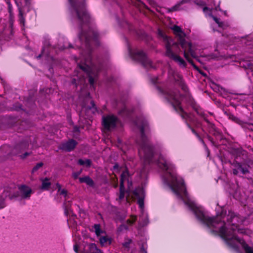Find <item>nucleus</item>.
Returning <instances> with one entry per match:
<instances>
[{
    "instance_id": "obj_2",
    "label": "nucleus",
    "mask_w": 253,
    "mask_h": 253,
    "mask_svg": "<svg viewBox=\"0 0 253 253\" xmlns=\"http://www.w3.org/2000/svg\"><path fill=\"white\" fill-rule=\"evenodd\" d=\"M171 29L174 35L177 37L179 43L174 42L171 38L166 36L160 29H159L158 32L159 36L163 40L166 44V55L176 62L180 66L185 67L186 64L184 60L177 55L178 51H181L179 47V45H180L185 58L195 69H198L190 59V56L194 58L198 57V49L197 46L185 41V34L180 27L175 25L171 28Z\"/></svg>"
},
{
    "instance_id": "obj_38",
    "label": "nucleus",
    "mask_w": 253,
    "mask_h": 253,
    "mask_svg": "<svg viewBox=\"0 0 253 253\" xmlns=\"http://www.w3.org/2000/svg\"><path fill=\"white\" fill-rule=\"evenodd\" d=\"M24 148L26 149L28 147V146L27 144H24Z\"/></svg>"
},
{
    "instance_id": "obj_15",
    "label": "nucleus",
    "mask_w": 253,
    "mask_h": 253,
    "mask_svg": "<svg viewBox=\"0 0 253 253\" xmlns=\"http://www.w3.org/2000/svg\"><path fill=\"white\" fill-rule=\"evenodd\" d=\"M85 253H103L98 249L95 244H89L86 247Z\"/></svg>"
},
{
    "instance_id": "obj_33",
    "label": "nucleus",
    "mask_w": 253,
    "mask_h": 253,
    "mask_svg": "<svg viewBox=\"0 0 253 253\" xmlns=\"http://www.w3.org/2000/svg\"><path fill=\"white\" fill-rule=\"evenodd\" d=\"M56 186L58 188V192H59L61 190V186L60 184L57 183H56Z\"/></svg>"
},
{
    "instance_id": "obj_23",
    "label": "nucleus",
    "mask_w": 253,
    "mask_h": 253,
    "mask_svg": "<svg viewBox=\"0 0 253 253\" xmlns=\"http://www.w3.org/2000/svg\"><path fill=\"white\" fill-rule=\"evenodd\" d=\"M93 228H94L95 234L97 236H100V234L102 233V230L100 229V224H95L93 226Z\"/></svg>"
},
{
    "instance_id": "obj_9",
    "label": "nucleus",
    "mask_w": 253,
    "mask_h": 253,
    "mask_svg": "<svg viewBox=\"0 0 253 253\" xmlns=\"http://www.w3.org/2000/svg\"><path fill=\"white\" fill-rule=\"evenodd\" d=\"M117 118L113 115H108L103 117V125L107 130H111L114 128L117 122Z\"/></svg>"
},
{
    "instance_id": "obj_1",
    "label": "nucleus",
    "mask_w": 253,
    "mask_h": 253,
    "mask_svg": "<svg viewBox=\"0 0 253 253\" xmlns=\"http://www.w3.org/2000/svg\"><path fill=\"white\" fill-rule=\"evenodd\" d=\"M174 193L194 213L199 220L211 229V231L218 233L229 246L237 249L238 245H241L246 253H253V249L237 235V233L245 235H249L251 233L250 230L240 227L248 224L246 218L240 217L230 211L222 218V220L221 216L209 217L201 208L189 197L187 193Z\"/></svg>"
},
{
    "instance_id": "obj_37",
    "label": "nucleus",
    "mask_w": 253,
    "mask_h": 253,
    "mask_svg": "<svg viewBox=\"0 0 253 253\" xmlns=\"http://www.w3.org/2000/svg\"><path fill=\"white\" fill-rule=\"evenodd\" d=\"M192 130L194 133H195L196 135L198 136V135L196 133V132L195 131L194 129H192Z\"/></svg>"
},
{
    "instance_id": "obj_17",
    "label": "nucleus",
    "mask_w": 253,
    "mask_h": 253,
    "mask_svg": "<svg viewBox=\"0 0 253 253\" xmlns=\"http://www.w3.org/2000/svg\"><path fill=\"white\" fill-rule=\"evenodd\" d=\"M187 3V1H186V0H181L180 2L177 3L174 6H172L171 8H169V11L172 12V11L184 9L186 6H182Z\"/></svg>"
},
{
    "instance_id": "obj_28",
    "label": "nucleus",
    "mask_w": 253,
    "mask_h": 253,
    "mask_svg": "<svg viewBox=\"0 0 253 253\" xmlns=\"http://www.w3.org/2000/svg\"><path fill=\"white\" fill-rule=\"evenodd\" d=\"M81 170L79 172H74L73 173V176L74 177V178L76 179L78 177L79 175L81 174Z\"/></svg>"
},
{
    "instance_id": "obj_42",
    "label": "nucleus",
    "mask_w": 253,
    "mask_h": 253,
    "mask_svg": "<svg viewBox=\"0 0 253 253\" xmlns=\"http://www.w3.org/2000/svg\"><path fill=\"white\" fill-rule=\"evenodd\" d=\"M75 129H76V131H78V129L77 128H75Z\"/></svg>"
},
{
    "instance_id": "obj_43",
    "label": "nucleus",
    "mask_w": 253,
    "mask_h": 253,
    "mask_svg": "<svg viewBox=\"0 0 253 253\" xmlns=\"http://www.w3.org/2000/svg\"><path fill=\"white\" fill-rule=\"evenodd\" d=\"M224 14H225V15H226V12H225V11L224 12Z\"/></svg>"
},
{
    "instance_id": "obj_35",
    "label": "nucleus",
    "mask_w": 253,
    "mask_h": 253,
    "mask_svg": "<svg viewBox=\"0 0 253 253\" xmlns=\"http://www.w3.org/2000/svg\"><path fill=\"white\" fill-rule=\"evenodd\" d=\"M118 168H119V165L118 164H116L114 166V169H117Z\"/></svg>"
},
{
    "instance_id": "obj_13",
    "label": "nucleus",
    "mask_w": 253,
    "mask_h": 253,
    "mask_svg": "<svg viewBox=\"0 0 253 253\" xmlns=\"http://www.w3.org/2000/svg\"><path fill=\"white\" fill-rule=\"evenodd\" d=\"M77 144V143L75 140L71 139L66 142L63 143L60 146V149L69 152L75 148Z\"/></svg>"
},
{
    "instance_id": "obj_14",
    "label": "nucleus",
    "mask_w": 253,
    "mask_h": 253,
    "mask_svg": "<svg viewBox=\"0 0 253 253\" xmlns=\"http://www.w3.org/2000/svg\"><path fill=\"white\" fill-rule=\"evenodd\" d=\"M239 171L244 174L248 173V167L240 163H237L235 165V168L233 169V172L235 175H237Z\"/></svg>"
},
{
    "instance_id": "obj_19",
    "label": "nucleus",
    "mask_w": 253,
    "mask_h": 253,
    "mask_svg": "<svg viewBox=\"0 0 253 253\" xmlns=\"http://www.w3.org/2000/svg\"><path fill=\"white\" fill-rule=\"evenodd\" d=\"M8 196L7 193H5L3 189H0V209L4 207L3 201L4 198Z\"/></svg>"
},
{
    "instance_id": "obj_18",
    "label": "nucleus",
    "mask_w": 253,
    "mask_h": 253,
    "mask_svg": "<svg viewBox=\"0 0 253 253\" xmlns=\"http://www.w3.org/2000/svg\"><path fill=\"white\" fill-rule=\"evenodd\" d=\"M79 180L81 183H85L90 186H93L94 184L93 180L88 176L80 177Z\"/></svg>"
},
{
    "instance_id": "obj_16",
    "label": "nucleus",
    "mask_w": 253,
    "mask_h": 253,
    "mask_svg": "<svg viewBox=\"0 0 253 253\" xmlns=\"http://www.w3.org/2000/svg\"><path fill=\"white\" fill-rule=\"evenodd\" d=\"M136 217L135 216H131V219H127L126 221L127 225L125 224L121 225L118 228L120 231L127 230L128 226L131 225L136 220Z\"/></svg>"
},
{
    "instance_id": "obj_32",
    "label": "nucleus",
    "mask_w": 253,
    "mask_h": 253,
    "mask_svg": "<svg viewBox=\"0 0 253 253\" xmlns=\"http://www.w3.org/2000/svg\"><path fill=\"white\" fill-rule=\"evenodd\" d=\"M74 251L76 253H78V246L77 245H75L74 246Z\"/></svg>"
},
{
    "instance_id": "obj_29",
    "label": "nucleus",
    "mask_w": 253,
    "mask_h": 253,
    "mask_svg": "<svg viewBox=\"0 0 253 253\" xmlns=\"http://www.w3.org/2000/svg\"><path fill=\"white\" fill-rule=\"evenodd\" d=\"M30 153H28V152H26L23 155H20V157L22 158V159H25V158H26L28 156L30 155Z\"/></svg>"
},
{
    "instance_id": "obj_27",
    "label": "nucleus",
    "mask_w": 253,
    "mask_h": 253,
    "mask_svg": "<svg viewBox=\"0 0 253 253\" xmlns=\"http://www.w3.org/2000/svg\"><path fill=\"white\" fill-rule=\"evenodd\" d=\"M60 195H63L64 197H66L67 195V191L65 189H61L59 192Z\"/></svg>"
},
{
    "instance_id": "obj_10",
    "label": "nucleus",
    "mask_w": 253,
    "mask_h": 253,
    "mask_svg": "<svg viewBox=\"0 0 253 253\" xmlns=\"http://www.w3.org/2000/svg\"><path fill=\"white\" fill-rule=\"evenodd\" d=\"M129 175L127 170L126 169L124 170L122 172V173L121 174V177L120 195H119V200L120 201H121L123 199H124V198L125 197L124 183L126 181H127L128 183L129 182Z\"/></svg>"
},
{
    "instance_id": "obj_24",
    "label": "nucleus",
    "mask_w": 253,
    "mask_h": 253,
    "mask_svg": "<svg viewBox=\"0 0 253 253\" xmlns=\"http://www.w3.org/2000/svg\"><path fill=\"white\" fill-rule=\"evenodd\" d=\"M99 241L102 246H104L107 242H109V244L111 243L109 239L106 236L101 237L99 239Z\"/></svg>"
},
{
    "instance_id": "obj_36",
    "label": "nucleus",
    "mask_w": 253,
    "mask_h": 253,
    "mask_svg": "<svg viewBox=\"0 0 253 253\" xmlns=\"http://www.w3.org/2000/svg\"><path fill=\"white\" fill-rule=\"evenodd\" d=\"M71 47V44H69L68 47H67V46H64L63 48L62 47V48H61V49H65V48H67V47Z\"/></svg>"
},
{
    "instance_id": "obj_4",
    "label": "nucleus",
    "mask_w": 253,
    "mask_h": 253,
    "mask_svg": "<svg viewBox=\"0 0 253 253\" xmlns=\"http://www.w3.org/2000/svg\"><path fill=\"white\" fill-rule=\"evenodd\" d=\"M136 125L140 129L141 132V142L139 144V154L141 158L144 159L146 163H149L152 161V159L154 156V154L153 148L144 133V129L148 125L147 122L144 120L141 122L138 121L136 123Z\"/></svg>"
},
{
    "instance_id": "obj_11",
    "label": "nucleus",
    "mask_w": 253,
    "mask_h": 253,
    "mask_svg": "<svg viewBox=\"0 0 253 253\" xmlns=\"http://www.w3.org/2000/svg\"><path fill=\"white\" fill-rule=\"evenodd\" d=\"M203 11L206 14L208 13V12L209 11L210 13L209 14V16L213 18L214 21L218 24L219 27H221L223 29H225L229 26V24L227 22H220L218 18L213 16L211 13V10L208 8V7H205L203 8Z\"/></svg>"
},
{
    "instance_id": "obj_25",
    "label": "nucleus",
    "mask_w": 253,
    "mask_h": 253,
    "mask_svg": "<svg viewBox=\"0 0 253 253\" xmlns=\"http://www.w3.org/2000/svg\"><path fill=\"white\" fill-rule=\"evenodd\" d=\"M19 20L21 24H22L23 26L25 24V19L23 17V13L22 12V10L19 9Z\"/></svg>"
},
{
    "instance_id": "obj_26",
    "label": "nucleus",
    "mask_w": 253,
    "mask_h": 253,
    "mask_svg": "<svg viewBox=\"0 0 253 253\" xmlns=\"http://www.w3.org/2000/svg\"><path fill=\"white\" fill-rule=\"evenodd\" d=\"M43 166L42 163H39L36 165L35 167H34L32 169V172H34L36 171L38 169L41 168Z\"/></svg>"
},
{
    "instance_id": "obj_6",
    "label": "nucleus",
    "mask_w": 253,
    "mask_h": 253,
    "mask_svg": "<svg viewBox=\"0 0 253 253\" xmlns=\"http://www.w3.org/2000/svg\"><path fill=\"white\" fill-rule=\"evenodd\" d=\"M166 98L172 104L175 110L179 112L181 117L184 119H187L188 115L185 113L180 106V100L181 96L177 91L169 90L164 93Z\"/></svg>"
},
{
    "instance_id": "obj_30",
    "label": "nucleus",
    "mask_w": 253,
    "mask_h": 253,
    "mask_svg": "<svg viewBox=\"0 0 253 253\" xmlns=\"http://www.w3.org/2000/svg\"><path fill=\"white\" fill-rule=\"evenodd\" d=\"M130 241H129L128 242H125L123 244V245L124 247L126 248H128L129 247V245L130 244Z\"/></svg>"
},
{
    "instance_id": "obj_5",
    "label": "nucleus",
    "mask_w": 253,
    "mask_h": 253,
    "mask_svg": "<svg viewBox=\"0 0 253 253\" xmlns=\"http://www.w3.org/2000/svg\"><path fill=\"white\" fill-rule=\"evenodd\" d=\"M70 4V9L72 14L76 16L81 22L86 23L88 21L89 16L85 11L84 2L79 0H69Z\"/></svg>"
},
{
    "instance_id": "obj_22",
    "label": "nucleus",
    "mask_w": 253,
    "mask_h": 253,
    "mask_svg": "<svg viewBox=\"0 0 253 253\" xmlns=\"http://www.w3.org/2000/svg\"><path fill=\"white\" fill-rule=\"evenodd\" d=\"M78 164L81 166H85L87 167H89L91 165V161L89 159H80L78 161Z\"/></svg>"
},
{
    "instance_id": "obj_7",
    "label": "nucleus",
    "mask_w": 253,
    "mask_h": 253,
    "mask_svg": "<svg viewBox=\"0 0 253 253\" xmlns=\"http://www.w3.org/2000/svg\"><path fill=\"white\" fill-rule=\"evenodd\" d=\"M128 52L132 59L140 62L146 68H154L151 61L147 57L143 51L138 50L133 51L128 47Z\"/></svg>"
},
{
    "instance_id": "obj_8",
    "label": "nucleus",
    "mask_w": 253,
    "mask_h": 253,
    "mask_svg": "<svg viewBox=\"0 0 253 253\" xmlns=\"http://www.w3.org/2000/svg\"><path fill=\"white\" fill-rule=\"evenodd\" d=\"M134 196L138 199L137 203L139 205V208L141 211L142 215H140V218L143 220L142 223V225L144 226L148 223V216L146 214L144 213V191L141 188H136L133 192Z\"/></svg>"
},
{
    "instance_id": "obj_39",
    "label": "nucleus",
    "mask_w": 253,
    "mask_h": 253,
    "mask_svg": "<svg viewBox=\"0 0 253 253\" xmlns=\"http://www.w3.org/2000/svg\"><path fill=\"white\" fill-rule=\"evenodd\" d=\"M6 2L9 5V6H10V2H9V0H7Z\"/></svg>"
},
{
    "instance_id": "obj_21",
    "label": "nucleus",
    "mask_w": 253,
    "mask_h": 253,
    "mask_svg": "<svg viewBox=\"0 0 253 253\" xmlns=\"http://www.w3.org/2000/svg\"><path fill=\"white\" fill-rule=\"evenodd\" d=\"M80 73L78 72L76 76L78 77L77 79L74 78L73 80L72 83L73 84H82L84 82V76H83L82 78L80 77V75H79Z\"/></svg>"
},
{
    "instance_id": "obj_20",
    "label": "nucleus",
    "mask_w": 253,
    "mask_h": 253,
    "mask_svg": "<svg viewBox=\"0 0 253 253\" xmlns=\"http://www.w3.org/2000/svg\"><path fill=\"white\" fill-rule=\"evenodd\" d=\"M49 179L47 178H45L42 180V184L41 188L44 190H47L49 189L51 185V183L49 182Z\"/></svg>"
},
{
    "instance_id": "obj_31",
    "label": "nucleus",
    "mask_w": 253,
    "mask_h": 253,
    "mask_svg": "<svg viewBox=\"0 0 253 253\" xmlns=\"http://www.w3.org/2000/svg\"><path fill=\"white\" fill-rule=\"evenodd\" d=\"M176 76L177 77H177H176V76H175V75H174V76H173V79H174V80H177V81H178V80H179H179H180V79H181V77H180V76L179 75H176Z\"/></svg>"
},
{
    "instance_id": "obj_3",
    "label": "nucleus",
    "mask_w": 253,
    "mask_h": 253,
    "mask_svg": "<svg viewBox=\"0 0 253 253\" xmlns=\"http://www.w3.org/2000/svg\"><path fill=\"white\" fill-rule=\"evenodd\" d=\"M98 36V33L93 30H89L87 33H82L79 36L80 40L84 42L86 48V51L82 53L81 58L84 62L79 64V68L82 72H84L89 78V82L91 85H93L94 78L97 76L96 68L94 65H89L90 60L89 43L96 40Z\"/></svg>"
},
{
    "instance_id": "obj_34",
    "label": "nucleus",
    "mask_w": 253,
    "mask_h": 253,
    "mask_svg": "<svg viewBox=\"0 0 253 253\" xmlns=\"http://www.w3.org/2000/svg\"><path fill=\"white\" fill-rule=\"evenodd\" d=\"M186 88H187V87H186V86L184 84H182V88L183 90H185V91H186Z\"/></svg>"
},
{
    "instance_id": "obj_41",
    "label": "nucleus",
    "mask_w": 253,
    "mask_h": 253,
    "mask_svg": "<svg viewBox=\"0 0 253 253\" xmlns=\"http://www.w3.org/2000/svg\"><path fill=\"white\" fill-rule=\"evenodd\" d=\"M41 57V55H39L38 56H37L38 58H40Z\"/></svg>"
},
{
    "instance_id": "obj_12",
    "label": "nucleus",
    "mask_w": 253,
    "mask_h": 253,
    "mask_svg": "<svg viewBox=\"0 0 253 253\" xmlns=\"http://www.w3.org/2000/svg\"><path fill=\"white\" fill-rule=\"evenodd\" d=\"M19 190L20 195L23 199L29 198L32 193L31 188L25 185H21Z\"/></svg>"
},
{
    "instance_id": "obj_40",
    "label": "nucleus",
    "mask_w": 253,
    "mask_h": 253,
    "mask_svg": "<svg viewBox=\"0 0 253 253\" xmlns=\"http://www.w3.org/2000/svg\"><path fill=\"white\" fill-rule=\"evenodd\" d=\"M142 253H147V252L146 251L144 250V251H143Z\"/></svg>"
}]
</instances>
